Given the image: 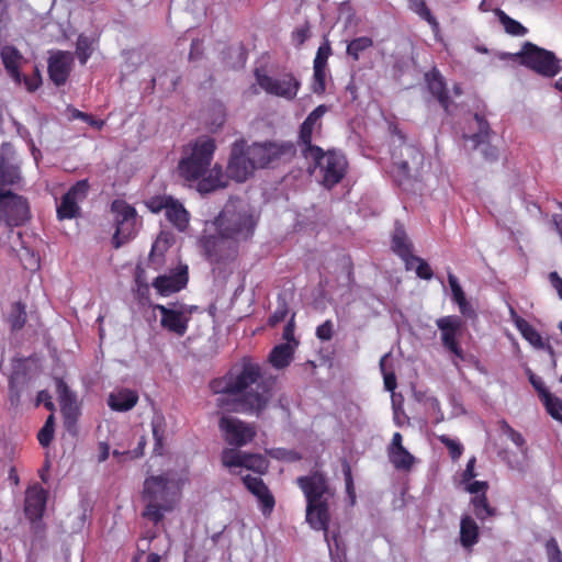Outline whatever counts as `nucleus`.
<instances>
[{
  "instance_id": "680f3d73",
  "label": "nucleus",
  "mask_w": 562,
  "mask_h": 562,
  "mask_svg": "<svg viewBox=\"0 0 562 562\" xmlns=\"http://www.w3.org/2000/svg\"><path fill=\"white\" fill-rule=\"evenodd\" d=\"M202 55H203L202 41L199 38H195L191 42L189 59L196 60V59L201 58Z\"/></svg>"
},
{
  "instance_id": "4468645a",
  "label": "nucleus",
  "mask_w": 562,
  "mask_h": 562,
  "mask_svg": "<svg viewBox=\"0 0 562 562\" xmlns=\"http://www.w3.org/2000/svg\"><path fill=\"white\" fill-rule=\"evenodd\" d=\"M218 427L224 435L225 441L235 449L248 445L257 435L255 425L232 416L221 417Z\"/></svg>"
},
{
  "instance_id": "4be33fe9",
  "label": "nucleus",
  "mask_w": 562,
  "mask_h": 562,
  "mask_svg": "<svg viewBox=\"0 0 562 562\" xmlns=\"http://www.w3.org/2000/svg\"><path fill=\"white\" fill-rule=\"evenodd\" d=\"M47 491L40 484L27 487L25 492L24 513L31 521L40 520L45 512Z\"/></svg>"
},
{
  "instance_id": "c85d7f7f",
  "label": "nucleus",
  "mask_w": 562,
  "mask_h": 562,
  "mask_svg": "<svg viewBox=\"0 0 562 562\" xmlns=\"http://www.w3.org/2000/svg\"><path fill=\"white\" fill-rule=\"evenodd\" d=\"M479 526L470 515H463L460 521V542L464 548H471L479 541Z\"/></svg>"
},
{
  "instance_id": "338daca9",
  "label": "nucleus",
  "mask_w": 562,
  "mask_h": 562,
  "mask_svg": "<svg viewBox=\"0 0 562 562\" xmlns=\"http://www.w3.org/2000/svg\"><path fill=\"white\" fill-rule=\"evenodd\" d=\"M394 166L397 168V171L404 178H408L411 173L409 164L406 160H396L395 155H393Z\"/></svg>"
},
{
  "instance_id": "412c9836",
  "label": "nucleus",
  "mask_w": 562,
  "mask_h": 562,
  "mask_svg": "<svg viewBox=\"0 0 562 562\" xmlns=\"http://www.w3.org/2000/svg\"><path fill=\"white\" fill-rule=\"evenodd\" d=\"M189 281L188 266L180 265L171 274L157 277L153 286L160 295H169L184 289Z\"/></svg>"
},
{
  "instance_id": "f8f14e48",
  "label": "nucleus",
  "mask_w": 562,
  "mask_h": 562,
  "mask_svg": "<svg viewBox=\"0 0 562 562\" xmlns=\"http://www.w3.org/2000/svg\"><path fill=\"white\" fill-rule=\"evenodd\" d=\"M256 170L250 155L246 149V140L237 139L233 143L228 164L226 167L225 179L227 178L241 183L250 178Z\"/></svg>"
},
{
  "instance_id": "774afa93",
  "label": "nucleus",
  "mask_w": 562,
  "mask_h": 562,
  "mask_svg": "<svg viewBox=\"0 0 562 562\" xmlns=\"http://www.w3.org/2000/svg\"><path fill=\"white\" fill-rule=\"evenodd\" d=\"M282 337L286 340V344L291 345V342H293L295 346L299 344L294 337V325L292 323L284 326Z\"/></svg>"
},
{
  "instance_id": "bb28decb",
  "label": "nucleus",
  "mask_w": 562,
  "mask_h": 562,
  "mask_svg": "<svg viewBox=\"0 0 562 562\" xmlns=\"http://www.w3.org/2000/svg\"><path fill=\"white\" fill-rule=\"evenodd\" d=\"M138 402V394L128 389H122L109 395L108 405L116 412H127Z\"/></svg>"
},
{
  "instance_id": "f704fd0d",
  "label": "nucleus",
  "mask_w": 562,
  "mask_h": 562,
  "mask_svg": "<svg viewBox=\"0 0 562 562\" xmlns=\"http://www.w3.org/2000/svg\"><path fill=\"white\" fill-rule=\"evenodd\" d=\"M474 120L477 123V132L472 135H463V138L470 139L473 143V147L476 148L490 139L492 131L484 115L475 113Z\"/></svg>"
},
{
  "instance_id": "f3484780",
  "label": "nucleus",
  "mask_w": 562,
  "mask_h": 562,
  "mask_svg": "<svg viewBox=\"0 0 562 562\" xmlns=\"http://www.w3.org/2000/svg\"><path fill=\"white\" fill-rule=\"evenodd\" d=\"M436 325L440 330L442 346L457 359L464 360V351L458 341L463 327L461 317L457 315L443 316L436 321Z\"/></svg>"
},
{
  "instance_id": "39448f33",
  "label": "nucleus",
  "mask_w": 562,
  "mask_h": 562,
  "mask_svg": "<svg viewBox=\"0 0 562 562\" xmlns=\"http://www.w3.org/2000/svg\"><path fill=\"white\" fill-rule=\"evenodd\" d=\"M214 225L220 235L243 243L254 236L257 220L246 205L228 202L215 217Z\"/></svg>"
},
{
  "instance_id": "6e6d98bb",
  "label": "nucleus",
  "mask_w": 562,
  "mask_h": 562,
  "mask_svg": "<svg viewBox=\"0 0 562 562\" xmlns=\"http://www.w3.org/2000/svg\"><path fill=\"white\" fill-rule=\"evenodd\" d=\"M488 487L490 485L486 481H470L468 482L465 490L467 492L475 496L480 494L486 495Z\"/></svg>"
},
{
  "instance_id": "0e129e2a",
  "label": "nucleus",
  "mask_w": 562,
  "mask_h": 562,
  "mask_svg": "<svg viewBox=\"0 0 562 562\" xmlns=\"http://www.w3.org/2000/svg\"><path fill=\"white\" fill-rule=\"evenodd\" d=\"M548 278L551 285L557 291L559 297L562 300V278L557 271L550 272Z\"/></svg>"
},
{
  "instance_id": "b1692460",
  "label": "nucleus",
  "mask_w": 562,
  "mask_h": 562,
  "mask_svg": "<svg viewBox=\"0 0 562 562\" xmlns=\"http://www.w3.org/2000/svg\"><path fill=\"white\" fill-rule=\"evenodd\" d=\"M390 462L396 470L409 471L415 463V457L403 446L401 432H394L387 449Z\"/></svg>"
},
{
  "instance_id": "052dcab7",
  "label": "nucleus",
  "mask_w": 562,
  "mask_h": 562,
  "mask_svg": "<svg viewBox=\"0 0 562 562\" xmlns=\"http://www.w3.org/2000/svg\"><path fill=\"white\" fill-rule=\"evenodd\" d=\"M475 462H476L475 457H472L468 461L467 467H465V469H464V471L462 472V475H461L463 483H468V482L472 481L476 476Z\"/></svg>"
},
{
  "instance_id": "5701e85b",
  "label": "nucleus",
  "mask_w": 562,
  "mask_h": 562,
  "mask_svg": "<svg viewBox=\"0 0 562 562\" xmlns=\"http://www.w3.org/2000/svg\"><path fill=\"white\" fill-rule=\"evenodd\" d=\"M241 480L245 487L258 498L262 515L269 516L276 506V501L263 480L249 474L243 476Z\"/></svg>"
},
{
  "instance_id": "e433bc0d",
  "label": "nucleus",
  "mask_w": 562,
  "mask_h": 562,
  "mask_svg": "<svg viewBox=\"0 0 562 562\" xmlns=\"http://www.w3.org/2000/svg\"><path fill=\"white\" fill-rule=\"evenodd\" d=\"M57 392L59 396V403L61 406V411L65 416H70V413L76 408V398L68 385L64 381H58L57 383Z\"/></svg>"
},
{
  "instance_id": "4c0bfd02",
  "label": "nucleus",
  "mask_w": 562,
  "mask_h": 562,
  "mask_svg": "<svg viewBox=\"0 0 562 562\" xmlns=\"http://www.w3.org/2000/svg\"><path fill=\"white\" fill-rule=\"evenodd\" d=\"M373 46V40L369 36H360L353 38L347 45V55L351 57L355 61L360 59L361 53L371 48Z\"/></svg>"
},
{
  "instance_id": "a878e982",
  "label": "nucleus",
  "mask_w": 562,
  "mask_h": 562,
  "mask_svg": "<svg viewBox=\"0 0 562 562\" xmlns=\"http://www.w3.org/2000/svg\"><path fill=\"white\" fill-rule=\"evenodd\" d=\"M0 57L7 74L16 82H22V75L20 71L21 65L24 60L21 52L13 45H4L0 50Z\"/></svg>"
},
{
  "instance_id": "3c124183",
  "label": "nucleus",
  "mask_w": 562,
  "mask_h": 562,
  "mask_svg": "<svg viewBox=\"0 0 562 562\" xmlns=\"http://www.w3.org/2000/svg\"><path fill=\"white\" fill-rule=\"evenodd\" d=\"M546 552L548 557V562H562V552L554 538H550L549 540H547Z\"/></svg>"
},
{
  "instance_id": "79ce46f5",
  "label": "nucleus",
  "mask_w": 562,
  "mask_h": 562,
  "mask_svg": "<svg viewBox=\"0 0 562 562\" xmlns=\"http://www.w3.org/2000/svg\"><path fill=\"white\" fill-rule=\"evenodd\" d=\"M412 9L423 20L427 21L434 30L439 27L437 19L432 15L425 0H415L412 4Z\"/></svg>"
},
{
  "instance_id": "473e14b6",
  "label": "nucleus",
  "mask_w": 562,
  "mask_h": 562,
  "mask_svg": "<svg viewBox=\"0 0 562 562\" xmlns=\"http://www.w3.org/2000/svg\"><path fill=\"white\" fill-rule=\"evenodd\" d=\"M293 356V346L290 344H280L270 352L269 360L277 369H283L291 362Z\"/></svg>"
},
{
  "instance_id": "5fc2aeb1",
  "label": "nucleus",
  "mask_w": 562,
  "mask_h": 562,
  "mask_svg": "<svg viewBox=\"0 0 562 562\" xmlns=\"http://www.w3.org/2000/svg\"><path fill=\"white\" fill-rule=\"evenodd\" d=\"M387 357V355H385L384 357H382L381 361H380V367H381V370L383 372V379H384V387L386 391H390V392H393L395 389H396V375L394 372H385V358Z\"/></svg>"
},
{
  "instance_id": "423d86ee",
  "label": "nucleus",
  "mask_w": 562,
  "mask_h": 562,
  "mask_svg": "<svg viewBox=\"0 0 562 562\" xmlns=\"http://www.w3.org/2000/svg\"><path fill=\"white\" fill-rule=\"evenodd\" d=\"M304 158L312 162L314 169H318L322 178L321 182L327 189L334 188L346 176L348 161L339 150L329 149L325 151L322 148L318 156L308 153Z\"/></svg>"
},
{
  "instance_id": "a19ab883",
  "label": "nucleus",
  "mask_w": 562,
  "mask_h": 562,
  "mask_svg": "<svg viewBox=\"0 0 562 562\" xmlns=\"http://www.w3.org/2000/svg\"><path fill=\"white\" fill-rule=\"evenodd\" d=\"M16 255L24 269L35 271L40 268V257L24 245H21V249L16 251Z\"/></svg>"
},
{
  "instance_id": "9d476101",
  "label": "nucleus",
  "mask_w": 562,
  "mask_h": 562,
  "mask_svg": "<svg viewBox=\"0 0 562 562\" xmlns=\"http://www.w3.org/2000/svg\"><path fill=\"white\" fill-rule=\"evenodd\" d=\"M205 258L213 265H227L233 262L239 251V241L223 235H207L200 240Z\"/></svg>"
},
{
  "instance_id": "603ef678",
  "label": "nucleus",
  "mask_w": 562,
  "mask_h": 562,
  "mask_svg": "<svg viewBox=\"0 0 562 562\" xmlns=\"http://www.w3.org/2000/svg\"><path fill=\"white\" fill-rule=\"evenodd\" d=\"M172 199L171 195L154 196L149 200L148 207L154 213H159L162 210L166 211Z\"/></svg>"
},
{
  "instance_id": "bf43d9fd",
  "label": "nucleus",
  "mask_w": 562,
  "mask_h": 562,
  "mask_svg": "<svg viewBox=\"0 0 562 562\" xmlns=\"http://www.w3.org/2000/svg\"><path fill=\"white\" fill-rule=\"evenodd\" d=\"M54 438V428H48L43 426L38 434H37V440L41 443L42 447H48Z\"/></svg>"
},
{
  "instance_id": "aec40b11",
  "label": "nucleus",
  "mask_w": 562,
  "mask_h": 562,
  "mask_svg": "<svg viewBox=\"0 0 562 562\" xmlns=\"http://www.w3.org/2000/svg\"><path fill=\"white\" fill-rule=\"evenodd\" d=\"M74 55L67 50H58L48 58V76L57 86H64L71 72Z\"/></svg>"
},
{
  "instance_id": "dca6fc26",
  "label": "nucleus",
  "mask_w": 562,
  "mask_h": 562,
  "mask_svg": "<svg viewBox=\"0 0 562 562\" xmlns=\"http://www.w3.org/2000/svg\"><path fill=\"white\" fill-rule=\"evenodd\" d=\"M90 184L87 179H82L72 184L61 196L57 205V218L60 221L72 220L80 216L81 209L79 203L88 196Z\"/></svg>"
},
{
  "instance_id": "864d4df0",
  "label": "nucleus",
  "mask_w": 562,
  "mask_h": 562,
  "mask_svg": "<svg viewBox=\"0 0 562 562\" xmlns=\"http://www.w3.org/2000/svg\"><path fill=\"white\" fill-rule=\"evenodd\" d=\"M316 337L322 341H328L334 336V324L330 319L325 321L316 328Z\"/></svg>"
},
{
  "instance_id": "de8ad7c7",
  "label": "nucleus",
  "mask_w": 562,
  "mask_h": 562,
  "mask_svg": "<svg viewBox=\"0 0 562 562\" xmlns=\"http://www.w3.org/2000/svg\"><path fill=\"white\" fill-rule=\"evenodd\" d=\"M448 283H449V286L451 289L453 302L457 305L459 303H463V301L467 300L465 293L462 290V288H461V285L459 283L458 278L453 273H451V272L448 273Z\"/></svg>"
},
{
  "instance_id": "6ab92c4d",
  "label": "nucleus",
  "mask_w": 562,
  "mask_h": 562,
  "mask_svg": "<svg viewBox=\"0 0 562 562\" xmlns=\"http://www.w3.org/2000/svg\"><path fill=\"white\" fill-rule=\"evenodd\" d=\"M248 155H250L252 164L257 168H266L270 164L280 159L285 154L288 147L282 144L273 142L254 143L252 145L246 144Z\"/></svg>"
},
{
  "instance_id": "58836bf2",
  "label": "nucleus",
  "mask_w": 562,
  "mask_h": 562,
  "mask_svg": "<svg viewBox=\"0 0 562 562\" xmlns=\"http://www.w3.org/2000/svg\"><path fill=\"white\" fill-rule=\"evenodd\" d=\"M93 53V40L85 34H80L76 43V56L81 65H86Z\"/></svg>"
},
{
  "instance_id": "2f4dec72",
  "label": "nucleus",
  "mask_w": 562,
  "mask_h": 562,
  "mask_svg": "<svg viewBox=\"0 0 562 562\" xmlns=\"http://www.w3.org/2000/svg\"><path fill=\"white\" fill-rule=\"evenodd\" d=\"M412 249L404 229L396 228L392 237V250L406 262L414 256Z\"/></svg>"
},
{
  "instance_id": "20e7f679",
  "label": "nucleus",
  "mask_w": 562,
  "mask_h": 562,
  "mask_svg": "<svg viewBox=\"0 0 562 562\" xmlns=\"http://www.w3.org/2000/svg\"><path fill=\"white\" fill-rule=\"evenodd\" d=\"M145 508L142 516L155 525L164 520L165 513L172 512L177 503L173 482L164 474L145 479L142 492Z\"/></svg>"
},
{
  "instance_id": "c9c22d12",
  "label": "nucleus",
  "mask_w": 562,
  "mask_h": 562,
  "mask_svg": "<svg viewBox=\"0 0 562 562\" xmlns=\"http://www.w3.org/2000/svg\"><path fill=\"white\" fill-rule=\"evenodd\" d=\"M496 15L507 34L513 36H524L528 33V30L520 22L514 20L504 11L497 10Z\"/></svg>"
},
{
  "instance_id": "c756f323",
  "label": "nucleus",
  "mask_w": 562,
  "mask_h": 562,
  "mask_svg": "<svg viewBox=\"0 0 562 562\" xmlns=\"http://www.w3.org/2000/svg\"><path fill=\"white\" fill-rule=\"evenodd\" d=\"M470 506L472 508L473 515L481 522L497 516V508L491 505L487 495L480 494L472 496L470 499Z\"/></svg>"
},
{
  "instance_id": "7ed1b4c3",
  "label": "nucleus",
  "mask_w": 562,
  "mask_h": 562,
  "mask_svg": "<svg viewBox=\"0 0 562 562\" xmlns=\"http://www.w3.org/2000/svg\"><path fill=\"white\" fill-rule=\"evenodd\" d=\"M296 484L306 501V521L313 529L326 535L330 521L329 502L335 495L328 476L321 470H313L307 475L299 476Z\"/></svg>"
},
{
  "instance_id": "a18cd8bd",
  "label": "nucleus",
  "mask_w": 562,
  "mask_h": 562,
  "mask_svg": "<svg viewBox=\"0 0 562 562\" xmlns=\"http://www.w3.org/2000/svg\"><path fill=\"white\" fill-rule=\"evenodd\" d=\"M501 430L519 449H526V441L522 435L519 431L515 430L507 422L503 420L501 423Z\"/></svg>"
},
{
  "instance_id": "e2e57ef3",
  "label": "nucleus",
  "mask_w": 562,
  "mask_h": 562,
  "mask_svg": "<svg viewBox=\"0 0 562 562\" xmlns=\"http://www.w3.org/2000/svg\"><path fill=\"white\" fill-rule=\"evenodd\" d=\"M345 481H346V491H347L349 497L351 498V504H355L356 493H355V486H353V481H352V476H351V471L349 468H347L345 470Z\"/></svg>"
},
{
  "instance_id": "2eb2a0df",
  "label": "nucleus",
  "mask_w": 562,
  "mask_h": 562,
  "mask_svg": "<svg viewBox=\"0 0 562 562\" xmlns=\"http://www.w3.org/2000/svg\"><path fill=\"white\" fill-rule=\"evenodd\" d=\"M221 461L232 473L234 468H246L258 474H265L269 468V461L260 453H248L235 448H225L221 453Z\"/></svg>"
},
{
  "instance_id": "37998d69",
  "label": "nucleus",
  "mask_w": 562,
  "mask_h": 562,
  "mask_svg": "<svg viewBox=\"0 0 562 562\" xmlns=\"http://www.w3.org/2000/svg\"><path fill=\"white\" fill-rule=\"evenodd\" d=\"M543 405L548 412V414L562 423V400L550 394L547 395V398L543 401Z\"/></svg>"
},
{
  "instance_id": "ddd939ff",
  "label": "nucleus",
  "mask_w": 562,
  "mask_h": 562,
  "mask_svg": "<svg viewBox=\"0 0 562 562\" xmlns=\"http://www.w3.org/2000/svg\"><path fill=\"white\" fill-rule=\"evenodd\" d=\"M328 111V106L319 104L316 106L303 121L299 131L297 144L301 147V153L305 156L308 153L318 156L322 153V147L314 145L313 134L322 133V117Z\"/></svg>"
},
{
  "instance_id": "c03bdc74",
  "label": "nucleus",
  "mask_w": 562,
  "mask_h": 562,
  "mask_svg": "<svg viewBox=\"0 0 562 562\" xmlns=\"http://www.w3.org/2000/svg\"><path fill=\"white\" fill-rule=\"evenodd\" d=\"M312 91L316 94H323L326 91V68L313 66Z\"/></svg>"
},
{
  "instance_id": "393cba45",
  "label": "nucleus",
  "mask_w": 562,
  "mask_h": 562,
  "mask_svg": "<svg viewBox=\"0 0 562 562\" xmlns=\"http://www.w3.org/2000/svg\"><path fill=\"white\" fill-rule=\"evenodd\" d=\"M425 81L429 93L437 99L440 106L448 114L451 100L448 93L447 83L441 72L434 67L431 70L425 74Z\"/></svg>"
},
{
  "instance_id": "9b49d317",
  "label": "nucleus",
  "mask_w": 562,
  "mask_h": 562,
  "mask_svg": "<svg viewBox=\"0 0 562 562\" xmlns=\"http://www.w3.org/2000/svg\"><path fill=\"white\" fill-rule=\"evenodd\" d=\"M255 78L258 86L268 94L293 100L301 88L300 80L291 72H285L279 78H273L259 69L255 70Z\"/></svg>"
},
{
  "instance_id": "69168bd1",
  "label": "nucleus",
  "mask_w": 562,
  "mask_h": 562,
  "mask_svg": "<svg viewBox=\"0 0 562 562\" xmlns=\"http://www.w3.org/2000/svg\"><path fill=\"white\" fill-rule=\"evenodd\" d=\"M458 307H459L460 313L464 317L472 318V319L477 317L476 312L474 311V308L472 307V305L469 303L468 300L463 301V303H459Z\"/></svg>"
},
{
  "instance_id": "ea45409f",
  "label": "nucleus",
  "mask_w": 562,
  "mask_h": 562,
  "mask_svg": "<svg viewBox=\"0 0 562 562\" xmlns=\"http://www.w3.org/2000/svg\"><path fill=\"white\" fill-rule=\"evenodd\" d=\"M414 263H417L415 268L417 277H419L423 280H430L434 277L432 269L425 259L414 255L413 257L409 258L408 261L405 262L406 269H413Z\"/></svg>"
},
{
  "instance_id": "f03ea898",
  "label": "nucleus",
  "mask_w": 562,
  "mask_h": 562,
  "mask_svg": "<svg viewBox=\"0 0 562 562\" xmlns=\"http://www.w3.org/2000/svg\"><path fill=\"white\" fill-rule=\"evenodd\" d=\"M215 149L213 138L200 136L183 147L182 157L178 162L179 176L189 183L198 182L196 190L202 194L226 188L228 184L222 166L214 165L210 169Z\"/></svg>"
},
{
  "instance_id": "0eeeda50",
  "label": "nucleus",
  "mask_w": 562,
  "mask_h": 562,
  "mask_svg": "<svg viewBox=\"0 0 562 562\" xmlns=\"http://www.w3.org/2000/svg\"><path fill=\"white\" fill-rule=\"evenodd\" d=\"M111 213L115 225L112 245L115 249H119L137 235V211L125 200L115 199L111 203Z\"/></svg>"
},
{
  "instance_id": "09e8293b",
  "label": "nucleus",
  "mask_w": 562,
  "mask_h": 562,
  "mask_svg": "<svg viewBox=\"0 0 562 562\" xmlns=\"http://www.w3.org/2000/svg\"><path fill=\"white\" fill-rule=\"evenodd\" d=\"M331 55V47L328 41H326L324 44H322L317 52L316 56L313 61V66L315 67H327V60L329 56Z\"/></svg>"
},
{
  "instance_id": "7c9ffc66",
  "label": "nucleus",
  "mask_w": 562,
  "mask_h": 562,
  "mask_svg": "<svg viewBox=\"0 0 562 562\" xmlns=\"http://www.w3.org/2000/svg\"><path fill=\"white\" fill-rule=\"evenodd\" d=\"M5 321L10 325L12 333L21 330L27 321L26 305L21 301L13 302L10 305Z\"/></svg>"
},
{
  "instance_id": "f257e3e1",
  "label": "nucleus",
  "mask_w": 562,
  "mask_h": 562,
  "mask_svg": "<svg viewBox=\"0 0 562 562\" xmlns=\"http://www.w3.org/2000/svg\"><path fill=\"white\" fill-rule=\"evenodd\" d=\"M274 380L266 376L259 363L244 357L229 371L210 382L217 406L229 413L259 416L272 398Z\"/></svg>"
},
{
  "instance_id": "4d7b16f0",
  "label": "nucleus",
  "mask_w": 562,
  "mask_h": 562,
  "mask_svg": "<svg viewBox=\"0 0 562 562\" xmlns=\"http://www.w3.org/2000/svg\"><path fill=\"white\" fill-rule=\"evenodd\" d=\"M529 382L533 386V389L537 391L538 395L542 400V402L547 398V395H550L551 393L548 391L546 385L543 384L542 380L535 375L533 373L529 374Z\"/></svg>"
},
{
  "instance_id": "1a4fd4ad",
  "label": "nucleus",
  "mask_w": 562,
  "mask_h": 562,
  "mask_svg": "<svg viewBox=\"0 0 562 562\" xmlns=\"http://www.w3.org/2000/svg\"><path fill=\"white\" fill-rule=\"evenodd\" d=\"M31 216L26 198L10 190L0 191V223L8 227H20L25 225Z\"/></svg>"
},
{
  "instance_id": "6e6552de",
  "label": "nucleus",
  "mask_w": 562,
  "mask_h": 562,
  "mask_svg": "<svg viewBox=\"0 0 562 562\" xmlns=\"http://www.w3.org/2000/svg\"><path fill=\"white\" fill-rule=\"evenodd\" d=\"M516 57L522 66L543 77L552 78L561 71V66L554 53L531 42H526Z\"/></svg>"
},
{
  "instance_id": "cd10ccee",
  "label": "nucleus",
  "mask_w": 562,
  "mask_h": 562,
  "mask_svg": "<svg viewBox=\"0 0 562 562\" xmlns=\"http://www.w3.org/2000/svg\"><path fill=\"white\" fill-rule=\"evenodd\" d=\"M166 218L176 227L179 232H184L189 225L190 214L186 210L182 203L178 200L172 199L169 203L166 212Z\"/></svg>"
},
{
  "instance_id": "8fccbe9b",
  "label": "nucleus",
  "mask_w": 562,
  "mask_h": 562,
  "mask_svg": "<svg viewBox=\"0 0 562 562\" xmlns=\"http://www.w3.org/2000/svg\"><path fill=\"white\" fill-rule=\"evenodd\" d=\"M311 36V32H310V24L308 22L306 21L303 25L296 27L292 34H291V37H292V43L296 46V47H300L302 46L306 41L307 38Z\"/></svg>"
},
{
  "instance_id": "13d9d810",
  "label": "nucleus",
  "mask_w": 562,
  "mask_h": 562,
  "mask_svg": "<svg viewBox=\"0 0 562 562\" xmlns=\"http://www.w3.org/2000/svg\"><path fill=\"white\" fill-rule=\"evenodd\" d=\"M22 81L24 82L26 89L30 92L35 91L36 89H38V87L42 83V77H41L40 70L35 67L34 75L32 77H27V76L22 77Z\"/></svg>"
},
{
  "instance_id": "49530a36",
  "label": "nucleus",
  "mask_w": 562,
  "mask_h": 562,
  "mask_svg": "<svg viewBox=\"0 0 562 562\" xmlns=\"http://www.w3.org/2000/svg\"><path fill=\"white\" fill-rule=\"evenodd\" d=\"M439 441L449 450V454L452 460H458L462 456L463 446L459 441L451 439L446 435L439 436Z\"/></svg>"
},
{
  "instance_id": "a211bd4d",
  "label": "nucleus",
  "mask_w": 562,
  "mask_h": 562,
  "mask_svg": "<svg viewBox=\"0 0 562 562\" xmlns=\"http://www.w3.org/2000/svg\"><path fill=\"white\" fill-rule=\"evenodd\" d=\"M160 313V325L170 333L183 336L188 330L189 317L184 315L183 305L171 303L170 306L157 304L154 307Z\"/></svg>"
},
{
  "instance_id": "72a5a7b5",
  "label": "nucleus",
  "mask_w": 562,
  "mask_h": 562,
  "mask_svg": "<svg viewBox=\"0 0 562 562\" xmlns=\"http://www.w3.org/2000/svg\"><path fill=\"white\" fill-rule=\"evenodd\" d=\"M514 323H515L516 328L521 334V336L528 342H530L532 346L538 347V348L543 346L542 337L529 322H527L525 318L516 315Z\"/></svg>"
}]
</instances>
